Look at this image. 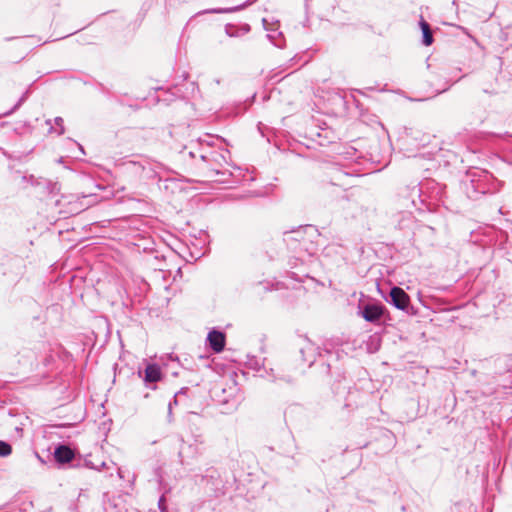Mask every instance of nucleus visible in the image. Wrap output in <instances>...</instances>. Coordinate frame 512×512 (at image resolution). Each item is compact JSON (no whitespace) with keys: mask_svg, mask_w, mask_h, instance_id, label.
I'll return each instance as SVG.
<instances>
[{"mask_svg":"<svg viewBox=\"0 0 512 512\" xmlns=\"http://www.w3.org/2000/svg\"><path fill=\"white\" fill-rule=\"evenodd\" d=\"M142 163L143 157H140L138 160H127L121 164V168L124 172L134 174L141 178V171H143Z\"/></svg>","mask_w":512,"mask_h":512,"instance_id":"9d476101","label":"nucleus"},{"mask_svg":"<svg viewBox=\"0 0 512 512\" xmlns=\"http://www.w3.org/2000/svg\"><path fill=\"white\" fill-rule=\"evenodd\" d=\"M319 236L318 230L312 225L299 227L296 230L285 233V242L287 245L299 254L306 253L313 256L318 251V246L314 241Z\"/></svg>","mask_w":512,"mask_h":512,"instance_id":"f03ea898","label":"nucleus"},{"mask_svg":"<svg viewBox=\"0 0 512 512\" xmlns=\"http://www.w3.org/2000/svg\"><path fill=\"white\" fill-rule=\"evenodd\" d=\"M158 508L160 512H169L164 495H162L158 500Z\"/></svg>","mask_w":512,"mask_h":512,"instance_id":"6ab92c4d","label":"nucleus"},{"mask_svg":"<svg viewBox=\"0 0 512 512\" xmlns=\"http://www.w3.org/2000/svg\"><path fill=\"white\" fill-rule=\"evenodd\" d=\"M215 141L221 140L218 137L207 136V139L191 142L184 148L182 154L184 156L187 154L191 159L199 158L201 162L199 168L213 181L227 183L232 175L227 169L230 152L223 147L215 148Z\"/></svg>","mask_w":512,"mask_h":512,"instance_id":"f257e3e1","label":"nucleus"},{"mask_svg":"<svg viewBox=\"0 0 512 512\" xmlns=\"http://www.w3.org/2000/svg\"><path fill=\"white\" fill-rule=\"evenodd\" d=\"M412 192H413L414 194H417L418 196H420V189H419L417 186H414V187H413Z\"/></svg>","mask_w":512,"mask_h":512,"instance_id":"4be33fe9","label":"nucleus"},{"mask_svg":"<svg viewBox=\"0 0 512 512\" xmlns=\"http://www.w3.org/2000/svg\"><path fill=\"white\" fill-rule=\"evenodd\" d=\"M12 453V447L9 443L0 440V457H7Z\"/></svg>","mask_w":512,"mask_h":512,"instance_id":"f3484780","label":"nucleus"},{"mask_svg":"<svg viewBox=\"0 0 512 512\" xmlns=\"http://www.w3.org/2000/svg\"><path fill=\"white\" fill-rule=\"evenodd\" d=\"M161 369L157 364H149L145 368L144 381L146 383H155L161 379Z\"/></svg>","mask_w":512,"mask_h":512,"instance_id":"f8f14e48","label":"nucleus"},{"mask_svg":"<svg viewBox=\"0 0 512 512\" xmlns=\"http://www.w3.org/2000/svg\"><path fill=\"white\" fill-rule=\"evenodd\" d=\"M45 124L49 127V133H55L60 136L65 132L64 120L62 117H56L53 121L51 119H47Z\"/></svg>","mask_w":512,"mask_h":512,"instance_id":"ddd939ff","label":"nucleus"},{"mask_svg":"<svg viewBox=\"0 0 512 512\" xmlns=\"http://www.w3.org/2000/svg\"><path fill=\"white\" fill-rule=\"evenodd\" d=\"M292 277L298 281H301L300 275H297L296 273L292 272Z\"/></svg>","mask_w":512,"mask_h":512,"instance_id":"b1692460","label":"nucleus"},{"mask_svg":"<svg viewBox=\"0 0 512 512\" xmlns=\"http://www.w3.org/2000/svg\"><path fill=\"white\" fill-rule=\"evenodd\" d=\"M117 474H118L119 478H121V479L124 478V474H123V471L121 468H117Z\"/></svg>","mask_w":512,"mask_h":512,"instance_id":"5701e85b","label":"nucleus"},{"mask_svg":"<svg viewBox=\"0 0 512 512\" xmlns=\"http://www.w3.org/2000/svg\"><path fill=\"white\" fill-rule=\"evenodd\" d=\"M85 466L90 468V469H94L96 471H100V468L98 467V465L94 464L92 461L90 460H85Z\"/></svg>","mask_w":512,"mask_h":512,"instance_id":"aec40b11","label":"nucleus"},{"mask_svg":"<svg viewBox=\"0 0 512 512\" xmlns=\"http://www.w3.org/2000/svg\"><path fill=\"white\" fill-rule=\"evenodd\" d=\"M54 457L58 463H69L74 458V451L67 445H60L55 449Z\"/></svg>","mask_w":512,"mask_h":512,"instance_id":"1a4fd4ad","label":"nucleus"},{"mask_svg":"<svg viewBox=\"0 0 512 512\" xmlns=\"http://www.w3.org/2000/svg\"><path fill=\"white\" fill-rule=\"evenodd\" d=\"M205 439L201 434L194 436L193 443L189 445V448L195 449L197 454H202L205 449Z\"/></svg>","mask_w":512,"mask_h":512,"instance_id":"2eb2a0df","label":"nucleus"},{"mask_svg":"<svg viewBox=\"0 0 512 512\" xmlns=\"http://www.w3.org/2000/svg\"><path fill=\"white\" fill-rule=\"evenodd\" d=\"M391 303L399 310H407L410 304L409 295L400 287H393L390 291Z\"/></svg>","mask_w":512,"mask_h":512,"instance_id":"39448f33","label":"nucleus"},{"mask_svg":"<svg viewBox=\"0 0 512 512\" xmlns=\"http://www.w3.org/2000/svg\"><path fill=\"white\" fill-rule=\"evenodd\" d=\"M419 26L422 31V44L425 46H430L433 43V35L430 25L421 17Z\"/></svg>","mask_w":512,"mask_h":512,"instance_id":"4468645a","label":"nucleus"},{"mask_svg":"<svg viewBox=\"0 0 512 512\" xmlns=\"http://www.w3.org/2000/svg\"><path fill=\"white\" fill-rule=\"evenodd\" d=\"M266 24H267V20H266V19H263V25H264V28H265L266 30H268V28H267Z\"/></svg>","mask_w":512,"mask_h":512,"instance_id":"a878e982","label":"nucleus"},{"mask_svg":"<svg viewBox=\"0 0 512 512\" xmlns=\"http://www.w3.org/2000/svg\"><path fill=\"white\" fill-rule=\"evenodd\" d=\"M98 467L100 468V471H101L102 469H104V468H108V469H109V467H108L107 463H106V462H104V461H102V462L98 465Z\"/></svg>","mask_w":512,"mask_h":512,"instance_id":"412c9836","label":"nucleus"},{"mask_svg":"<svg viewBox=\"0 0 512 512\" xmlns=\"http://www.w3.org/2000/svg\"><path fill=\"white\" fill-rule=\"evenodd\" d=\"M384 313V306L376 303L365 304L360 312L361 316L370 323H379Z\"/></svg>","mask_w":512,"mask_h":512,"instance_id":"20e7f679","label":"nucleus"},{"mask_svg":"<svg viewBox=\"0 0 512 512\" xmlns=\"http://www.w3.org/2000/svg\"><path fill=\"white\" fill-rule=\"evenodd\" d=\"M207 340L214 352L219 353L224 349L225 335L222 332L216 330L210 331Z\"/></svg>","mask_w":512,"mask_h":512,"instance_id":"0eeeda50","label":"nucleus"},{"mask_svg":"<svg viewBox=\"0 0 512 512\" xmlns=\"http://www.w3.org/2000/svg\"><path fill=\"white\" fill-rule=\"evenodd\" d=\"M299 259L298 258H295V261H298ZM290 265L292 268H295L297 266V263L296 262H292V260L290 261Z\"/></svg>","mask_w":512,"mask_h":512,"instance_id":"393cba45","label":"nucleus"},{"mask_svg":"<svg viewBox=\"0 0 512 512\" xmlns=\"http://www.w3.org/2000/svg\"><path fill=\"white\" fill-rule=\"evenodd\" d=\"M27 94H28V92H25V93L22 95V97L18 100V102L14 105V107H13L11 110H9V111L5 112L3 115H4V116H9V115H11L14 111H16V110H17V109H18V108H19V107L24 103V101L26 100Z\"/></svg>","mask_w":512,"mask_h":512,"instance_id":"a211bd4d","label":"nucleus"},{"mask_svg":"<svg viewBox=\"0 0 512 512\" xmlns=\"http://www.w3.org/2000/svg\"><path fill=\"white\" fill-rule=\"evenodd\" d=\"M470 176V184L474 193L487 194L492 192L489 184L493 180V177L490 173L484 170H477L472 172Z\"/></svg>","mask_w":512,"mask_h":512,"instance_id":"7ed1b4c3","label":"nucleus"},{"mask_svg":"<svg viewBox=\"0 0 512 512\" xmlns=\"http://www.w3.org/2000/svg\"><path fill=\"white\" fill-rule=\"evenodd\" d=\"M255 1L256 0H248V1H246L245 3H243V4L239 5V6L230 7V8L214 9L213 12L214 13H232V12H236L238 10H241V9L245 8L249 4L254 3Z\"/></svg>","mask_w":512,"mask_h":512,"instance_id":"dca6fc26","label":"nucleus"},{"mask_svg":"<svg viewBox=\"0 0 512 512\" xmlns=\"http://www.w3.org/2000/svg\"><path fill=\"white\" fill-rule=\"evenodd\" d=\"M143 171H141L142 179H153L158 174L159 165L156 162L151 161L150 159L143 157Z\"/></svg>","mask_w":512,"mask_h":512,"instance_id":"9b49d317","label":"nucleus"},{"mask_svg":"<svg viewBox=\"0 0 512 512\" xmlns=\"http://www.w3.org/2000/svg\"><path fill=\"white\" fill-rule=\"evenodd\" d=\"M300 353L302 354L303 362L311 366L318 355V347L309 340H305L303 345L300 347Z\"/></svg>","mask_w":512,"mask_h":512,"instance_id":"423d86ee","label":"nucleus"},{"mask_svg":"<svg viewBox=\"0 0 512 512\" xmlns=\"http://www.w3.org/2000/svg\"><path fill=\"white\" fill-rule=\"evenodd\" d=\"M447 89H448V87H445V88H443V89H441V90H438V91H437V93L444 92V91H446Z\"/></svg>","mask_w":512,"mask_h":512,"instance_id":"bb28decb","label":"nucleus"},{"mask_svg":"<svg viewBox=\"0 0 512 512\" xmlns=\"http://www.w3.org/2000/svg\"><path fill=\"white\" fill-rule=\"evenodd\" d=\"M327 175L330 178V183L333 185L344 186L346 185V179L349 177V174L341 170L337 166H332L328 169Z\"/></svg>","mask_w":512,"mask_h":512,"instance_id":"6e6552de","label":"nucleus"}]
</instances>
